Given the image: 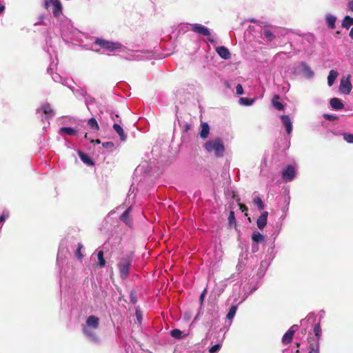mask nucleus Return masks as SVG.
Returning <instances> with one entry per match:
<instances>
[{"label":"nucleus","mask_w":353,"mask_h":353,"mask_svg":"<svg viewBox=\"0 0 353 353\" xmlns=\"http://www.w3.org/2000/svg\"><path fill=\"white\" fill-rule=\"evenodd\" d=\"M330 105L334 109L341 110L343 108V104L336 98H333L330 100Z\"/></svg>","instance_id":"obj_18"},{"label":"nucleus","mask_w":353,"mask_h":353,"mask_svg":"<svg viewBox=\"0 0 353 353\" xmlns=\"http://www.w3.org/2000/svg\"><path fill=\"white\" fill-rule=\"evenodd\" d=\"M353 25V18L350 16H345L342 21V26L346 29H349Z\"/></svg>","instance_id":"obj_21"},{"label":"nucleus","mask_w":353,"mask_h":353,"mask_svg":"<svg viewBox=\"0 0 353 353\" xmlns=\"http://www.w3.org/2000/svg\"><path fill=\"white\" fill-rule=\"evenodd\" d=\"M205 290L202 292V294H201V296H200V299L201 301H203L204 296H205Z\"/></svg>","instance_id":"obj_48"},{"label":"nucleus","mask_w":353,"mask_h":353,"mask_svg":"<svg viewBox=\"0 0 353 353\" xmlns=\"http://www.w3.org/2000/svg\"><path fill=\"white\" fill-rule=\"evenodd\" d=\"M37 114H44L46 119L53 117L55 114L54 110L48 103L43 104L41 108L37 110Z\"/></svg>","instance_id":"obj_6"},{"label":"nucleus","mask_w":353,"mask_h":353,"mask_svg":"<svg viewBox=\"0 0 353 353\" xmlns=\"http://www.w3.org/2000/svg\"><path fill=\"white\" fill-rule=\"evenodd\" d=\"M279 97L278 95H275L272 100V105L276 109H277L278 110H283L284 107H283V104L279 101Z\"/></svg>","instance_id":"obj_20"},{"label":"nucleus","mask_w":353,"mask_h":353,"mask_svg":"<svg viewBox=\"0 0 353 353\" xmlns=\"http://www.w3.org/2000/svg\"><path fill=\"white\" fill-rule=\"evenodd\" d=\"M339 88H352L350 75H347L341 79Z\"/></svg>","instance_id":"obj_13"},{"label":"nucleus","mask_w":353,"mask_h":353,"mask_svg":"<svg viewBox=\"0 0 353 353\" xmlns=\"http://www.w3.org/2000/svg\"><path fill=\"white\" fill-rule=\"evenodd\" d=\"M282 122L286 128L288 134H290L292 131V122L290 117L287 115H282L281 117Z\"/></svg>","instance_id":"obj_11"},{"label":"nucleus","mask_w":353,"mask_h":353,"mask_svg":"<svg viewBox=\"0 0 353 353\" xmlns=\"http://www.w3.org/2000/svg\"><path fill=\"white\" fill-rule=\"evenodd\" d=\"M239 208L241 210V212H243L248 211L247 207L243 204H239Z\"/></svg>","instance_id":"obj_43"},{"label":"nucleus","mask_w":353,"mask_h":353,"mask_svg":"<svg viewBox=\"0 0 353 353\" xmlns=\"http://www.w3.org/2000/svg\"><path fill=\"white\" fill-rule=\"evenodd\" d=\"M82 248H83L82 245H81V244H80V243H79V244H78V248H77V251H76L75 254H76L77 257L78 259H81L83 258V254H82V253H81V249H82Z\"/></svg>","instance_id":"obj_34"},{"label":"nucleus","mask_w":353,"mask_h":353,"mask_svg":"<svg viewBox=\"0 0 353 353\" xmlns=\"http://www.w3.org/2000/svg\"><path fill=\"white\" fill-rule=\"evenodd\" d=\"M236 94L241 95L243 94V90H236Z\"/></svg>","instance_id":"obj_46"},{"label":"nucleus","mask_w":353,"mask_h":353,"mask_svg":"<svg viewBox=\"0 0 353 353\" xmlns=\"http://www.w3.org/2000/svg\"><path fill=\"white\" fill-rule=\"evenodd\" d=\"M170 334H171V336L175 339H181L183 336H185V335L182 334V332L178 329L172 330L171 331Z\"/></svg>","instance_id":"obj_30"},{"label":"nucleus","mask_w":353,"mask_h":353,"mask_svg":"<svg viewBox=\"0 0 353 353\" xmlns=\"http://www.w3.org/2000/svg\"><path fill=\"white\" fill-rule=\"evenodd\" d=\"M252 239L253 241H254L256 243H259L263 240V236L259 232H254L252 234Z\"/></svg>","instance_id":"obj_27"},{"label":"nucleus","mask_w":353,"mask_h":353,"mask_svg":"<svg viewBox=\"0 0 353 353\" xmlns=\"http://www.w3.org/2000/svg\"><path fill=\"white\" fill-rule=\"evenodd\" d=\"M220 348H221V345H220L219 344H216V345H213V346L210 349V352H211V353H215V352H216L217 351H219Z\"/></svg>","instance_id":"obj_38"},{"label":"nucleus","mask_w":353,"mask_h":353,"mask_svg":"<svg viewBox=\"0 0 353 353\" xmlns=\"http://www.w3.org/2000/svg\"><path fill=\"white\" fill-rule=\"evenodd\" d=\"M205 148L208 152H213L218 157H222L225 150L222 141L219 139L208 141L205 144Z\"/></svg>","instance_id":"obj_1"},{"label":"nucleus","mask_w":353,"mask_h":353,"mask_svg":"<svg viewBox=\"0 0 353 353\" xmlns=\"http://www.w3.org/2000/svg\"><path fill=\"white\" fill-rule=\"evenodd\" d=\"M88 124L89 125V126L91 128H92L94 130H98L99 129V125H98L97 121L94 118L90 119L88 120Z\"/></svg>","instance_id":"obj_33"},{"label":"nucleus","mask_w":353,"mask_h":353,"mask_svg":"<svg viewBox=\"0 0 353 353\" xmlns=\"http://www.w3.org/2000/svg\"><path fill=\"white\" fill-rule=\"evenodd\" d=\"M236 310H237V307L236 305H233L231 307L229 312L227 314V318L229 320H231L234 318V316H235V314L236 312Z\"/></svg>","instance_id":"obj_31"},{"label":"nucleus","mask_w":353,"mask_h":353,"mask_svg":"<svg viewBox=\"0 0 353 353\" xmlns=\"http://www.w3.org/2000/svg\"><path fill=\"white\" fill-rule=\"evenodd\" d=\"M9 216V213L8 212H4L2 215L0 216V222H3L8 218Z\"/></svg>","instance_id":"obj_39"},{"label":"nucleus","mask_w":353,"mask_h":353,"mask_svg":"<svg viewBox=\"0 0 353 353\" xmlns=\"http://www.w3.org/2000/svg\"><path fill=\"white\" fill-rule=\"evenodd\" d=\"M342 90H343V93L345 94H349L350 93V91H351V90H348V89Z\"/></svg>","instance_id":"obj_45"},{"label":"nucleus","mask_w":353,"mask_h":353,"mask_svg":"<svg viewBox=\"0 0 353 353\" xmlns=\"http://www.w3.org/2000/svg\"><path fill=\"white\" fill-rule=\"evenodd\" d=\"M254 204L256 205L260 210L264 209V205L261 198L256 197L253 200Z\"/></svg>","instance_id":"obj_32"},{"label":"nucleus","mask_w":353,"mask_h":353,"mask_svg":"<svg viewBox=\"0 0 353 353\" xmlns=\"http://www.w3.org/2000/svg\"><path fill=\"white\" fill-rule=\"evenodd\" d=\"M314 321L313 314H309L306 319L301 321V325H303L305 322L312 323Z\"/></svg>","instance_id":"obj_37"},{"label":"nucleus","mask_w":353,"mask_h":353,"mask_svg":"<svg viewBox=\"0 0 353 353\" xmlns=\"http://www.w3.org/2000/svg\"><path fill=\"white\" fill-rule=\"evenodd\" d=\"M208 41H209L210 43H214V39H210V38H209V39H208Z\"/></svg>","instance_id":"obj_53"},{"label":"nucleus","mask_w":353,"mask_h":353,"mask_svg":"<svg viewBox=\"0 0 353 353\" xmlns=\"http://www.w3.org/2000/svg\"><path fill=\"white\" fill-rule=\"evenodd\" d=\"M228 219H229V222L230 223H232L233 221H234L235 218H234V213L233 212H230Z\"/></svg>","instance_id":"obj_41"},{"label":"nucleus","mask_w":353,"mask_h":353,"mask_svg":"<svg viewBox=\"0 0 353 353\" xmlns=\"http://www.w3.org/2000/svg\"><path fill=\"white\" fill-rule=\"evenodd\" d=\"M251 21L255 23V20L252 19Z\"/></svg>","instance_id":"obj_54"},{"label":"nucleus","mask_w":353,"mask_h":353,"mask_svg":"<svg viewBox=\"0 0 353 353\" xmlns=\"http://www.w3.org/2000/svg\"><path fill=\"white\" fill-rule=\"evenodd\" d=\"M210 133V128L207 123H203L201 125V130L200 132V136L203 139H205L208 137Z\"/></svg>","instance_id":"obj_19"},{"label":"nucleus","mask_w":353,"mask_h":353,"mask_svg":"<svg viewBox=\"0 0 353 353\" xmlns=\"http://www.w3.org/2000/svg\"><path fill=\"white\" fill-rule=\"evenodd\" d=\"M97 258L99 261V265L100 267H103L105 265V261L103 258V252L100 250L97 253Z\"/></svg>","instance_id":"obj_28"},{"label":"nucleus","mask_w":353,"mask_h":353,"mask_svg":"<svg viewBox=\"0 0 353 353\" xmlns=\"http://www.w3.org/2000/svg\"><path fill=\"white\" fill-rule=\"evenodd\" d=\"M336 17L332 15V14H327L326 16V21L328 25V26L334 29L335 28V22H336Z\"/></svg>","instance_id":"obj_22"},{"label":"nucleus","mask_w":353,"mask_h":353,"mask_svg":"<svg viewBox=\"0 0 353 353\" xmlns=\"http://www.w3.org/2000/svg\"><path fill=\"white\" fill-rule=\"evenodd\" d=\"M309 353H319L318 350H315V349H312Z\"/></svg>","instance_id":"obj_49"},{"label":"nucleus","mask_w":353,"mask_h":353,"mask_svg":"<svg viewBox=\"0 0 353 353\" xmlns=\"http://www.w3.org/2000/svg\"><path fill=\"white\" fill-rule=\"evenodd\" d=\"M295 176V169L294 167L289 165L283 171L282 177L286 181H292Z\"/></svg>","instance_id":"obj_9"},{"label":"nucleus","mask_w":353,"mask_h":353,"mask_svg":"<svg viewBox=\"0 0 353 353\" xmlns=\"http://www.w3.org/2000/svg\"><path fill=\"white\" fill-rule=\"evenodd\" d=\"M301 66L303 73L308 77H311L314 75V72L306 63H301Z\"/></svg>","instance_id":"obj_17"},{"label":"nucleus","mask_w":353,"mask_h":353,"mask_svg":"<svg viewBox=\"0 0 353 353\" xmlns=\"http://www.w3.org/2000/svg\"><path fill=\"white\" fill-rule=\"evenodd\" d=\"M99 319L94 316H90L86 321L85 324L83 326V332H87L89 329L97 330L99 327Z\"/></svg>","instance_id":"obj_4"},{"label":"nucleus","mask_w":353,"mask_h":353,"mask_svg":"<svg viewBox=\"0 0 353 353\" xmlns=\"http://www.w3.org/2000/svg\"><path fill=\"white\" fill-rule=\"evenodd\" d=\"M63 133H66L68 135L73 136L77 134V131L72 128L63 127L59 129V134L62 135Z\"/></svg>","instance_id":"obj_16"},{"label":"nucleus","mask_w":353,"mask_h":353,"mask_svg":"<svg viewBox=\"0 0 353 353\" xmlns=\"http://www.w3.org/2000/svg\"><path fill=\"white\" fill-rule=\"evenodd\" d=\"M268 212H264L257 219L256 224L257 227L262 230L265 228V226L267 224V219H268Z\"/></svg>","instance_id":"obj_12"},{"label":"nucleus","mask_w":353,"mask_h":353,"mask_svg":"<svg viewBox=\"0 0 353 353\" xmlns=\"http://www.w3.org/2000/svg\"><path fill=\"white\" fill-rule=\"evenodd\" d=\"M5 10V6L0 3V13L2 12Z\"/></svg>","instance_id":"obj_47"},{"label":"nucleus","mask_w":353,"mask_h":353,"mask_svg":"<svg viewBox=\"0 0 353 353\" xmlns=\"http://www.w3.org/2000/svg\"><path fill=\"white\" fill-rule=\"evenodd\" d=\"M350 37L353 39V27L350 32Z\"/></svg>","instance_id":"obj_50"},{"label":"nucleus","mask_w":353,"mask_h":353,"mask_svg":"<svg viewBox=\"0 0 353 353\" xmlns=\"http://www.w3.org/2000/svg\"><path fill=\"white\" fill-rule=\"evenodd\" d=\"M343 138L347 142L353 143V134L345 133Z\"/></svg>","instance_id":"obj_36"},{"label":"nucleus","mask_w":353,"mask_h":353,"mask_svg":"<svg viewBox=\"0 0 353 353\" xmlns=\"http://www.w3.org/2000/svg\"><path fill=\"white\" fill-rule=\"evenodd\" d=\"M339 73L337 71L334 70H332L329 72V75L327 77V84L330 87L333 85L334 81L337 78Z\"/></svg>","instance_id":"obj_14"},{"label":"nucleus","mask_w":353,"mask_h":353,"mask_svg":"<svg viewBox=\"0 0 353 353\" xmlns=\"http://www.w3.org/2000/svg\"><path fill=\"white\" fill-rule=\"evenodd\" d=\"M130 211H131V208L130 207L121 216V219L128 225L130 224L129 213Z\"/></svg>","instance_id":"obj_26"},{"label":"nucleus","mask_w":353,"mask_h":353,"mask_svg":"<svg viewBox=\"0 0 353 353\" xmlns=\"http://www.w3.org/2000/svg\"><path fill=\"white\" fill-rule=\"evenodd\" d=\"M79 155L80 159L84 163H85L88 165H93V162L92 161V160L90 159V157L87 154L83 153L82 152H79Z\"/></svg>","instance_id":"obj_24"},{"label":"nucleus","mask_w":353,"mask_h":353,"mask_svg":"<svg viewBox=\"0 0 353 353\" xmlns=\"http://www.w3.org/2000/svg\"><path fill=\"white\" fill-rule=\"evenodd\" d=\"M103 145L104 147H108L109 145H112V144L111 143L108 142V143H103Z\"/></svg>","instance_id":"obj_51"},{"label":"nucleus","mask_w":353,"mask_h":353,"mask_svg":"<svg viewBox=\"0 0 353 353\" xmlns=\"http://www.w3.org/2000/svg\"><path fill=\"white\" fill-rule=\"evenodd\" d=\"M298 328V325H292L288 332L283 335L282 338V341L284 344H288L291 342L293 335L296 330Z\"/></svg>","instance_id":"obj_8"},{"label":"nucleus","mask_w":353,"mask_h":353,"mask_svg":"<svg viewBox=\"0 0 353 353\" xmlns=\"http://www.w3.org/2000/svg\"><path fill=\"white\" fill-rule=\"evenodd\" d=\"M97 330H93V329H89L88 332H83L85 335H86L88 339L92 341H94V342H97L98 341V338L97 336H96L95 334V331Z\"/></svg>","instance_id":"obj_23"},{"label":"nucleus","mask_w":353,"mask_h":353,"mask_svg":"<svg viewBox=\"0 0 353 353\" xmlns=\"http://www.w3.org/2000/svg\"><path fill=\"white\" fill-rule=\"evenodd\" d=\"M217 54L224 59H229L231 57L229 50L225 46H220L216 48Z\"/></svg>","instance_id":"obj_10"},{"label":"nucleus","mask_w":353,"mask_h":353,"mask_svg":"<svg viewBox=\"0 0 353 353\" xmlns=\"http://www.w3.org/2000/svg\"><path fill=\"white\" fill-rule=\"evenodd\" d=\"M50 3H52L53 10L52 12L54 17H59L61 14L62 7L59 0H48L45 2V8L48 9Z\"/></svg>","instance_id":"obj_5"},{"label":"nucleus","mask_w":353,"mask_h":353,"mask_svg":"<svg viewBox=\"0 0 353 353\" xmlns=\"http://www.w3.org/2000/svg\"><path fill=\"white\" fill-rule=\"evenodd\" d=\"M136 316H137V319L138 322L139 323H141L142 315H141V313L140 312V311L139 310H136Z\"/></svg>","instance_id":"obj_40"},{"label":"nucleus","mask_w":353,"mask_h":353,"mask_svg":"<svg viewBox=\"0 0 353 353\" xmlns=\"http://www.w3.org/2000/svg\"><path fill=\"white\" fill-rule=\"evenodd\" d=\"M191 26V30L196 33L203 36H209L210 34V30L201 24L194 23L192 24Z\"/></svg>","instance_id":"obj_7"},{"label":"nucleus","mask_w":353,"mask_h":353,"mask_svg":"<svg viewBox=\"0 0 353 353\" xmlns=\"http://www.w3.org/2000/svg\"><path fill=\"white\" fill-rule=\"evenodd\" d=\"M235 88H243L241 84H237Z\"/></svg>","instance_id":"obj_52"},{"label":"nucleus","mask_w":353,"mask_h":353,"mask_svg":"<svg viewBox=\"0 0 353 353\" xmlns=\"http://www.w3.org/2000/svg\"><path fill=\"white\" fill-rule=\"evenodd\" d=\"M314 332L315 336L319 339L321 336V330L319 324H316L314 328Z\"/></svg>","instance_id":"obj_35"},{"label":"nucleus","mask_w":353,"mask_h":353,"mask_svg":"<svg viewBox=\"0 0 353 353\" xmlns=\"http://www.w3.org/2000/svg\"><path fill=\"white\" fill-rule=\"evenodd\" d=\"M239 102L243 105H250L254 102V99H249L247 97H241L239 99Z\"/></svg>","instance_id":"obj_25"},{"label":"nucleus","mask_w":353,"mask_h":353,"mask_svg":"<svg viewBox=\"0 0 353 353\" xmlns=\"http://www.w3.org/2000/svg\"><path fill=\"white\" fill-rule=\"evenodd\" d=\"M113 128L117 132V133L119 135L121 140L122 141H125L126 135H125L123 128L117 123H114L113 125Z\"/></svg>","instance_id":"obj_15"},{"label":"nucleus","mask_w":353,"mask_h":353,"mask_svg":"<svg viewBox=\"0 0 353 353\" xmlns=\"http://www.w3.org/2000/svg\"><path fill=\"white\" fill-rule=\"evenodd\" d=\"M348 8L352 12H353V0L348 3Z\"/></svg>","instance_id":"obj_44"},{"label":"nucleus","mask_w":353,"mask_h":353,"mask_svg":"<svg viewBox=\"0 0 353 353\" xmlns=\"http://www.w3.org/2000/svg\"><path fill=\"white\" fill-rule=\"evenodd\" d=\"M324 117L330 121H332L336 119V117L334 115H330V114H325Z\"/></svg>","instance_id":"obj_42"},{"label":"nucleus","mask_w":353,"mask_h":353,"mask_svg":"<svg viewBox=\"0 0 353 353\" xmlns=\"http://www.w3.org/2000/svg\"><path fill=\"white\" fill-rule=\"evenodd\" d=\"M263 35L269 41H272L275 38L274 34L270 30L268 29H265L263 30Z\"/></svg>","instance_id":"obj_29"},{"label":"nucleus","mask_w":353,"mask_h":353,"mask_svg":"<svg viewBox=\"0 0 353 353\" xmlns=\"http://www.w3.org/2000/svg\"><path fill=\"white\" fill-rule=\"evenodd\" d=\"M95 44L110 52H114L121 48V44L118 42H112L103 39H97Z\"/></svg>","instance_id":"obj_3"},{"label":"nucleus","mask_w":353,"mask_h":353,"mask_svg":"<svg viewBox=\"0 0 353 353\" xmlns=\"http://www.w3.org/2000/svg\"><path fill=\"white\" fill-rule=\"evenodd\" d=\"M132 263V258L129 256L121 257L118 262L117 267L121 277L123 279H127L129 274V270Z\"/></svg>","instance_id":"obj_2"}]
</instances>
